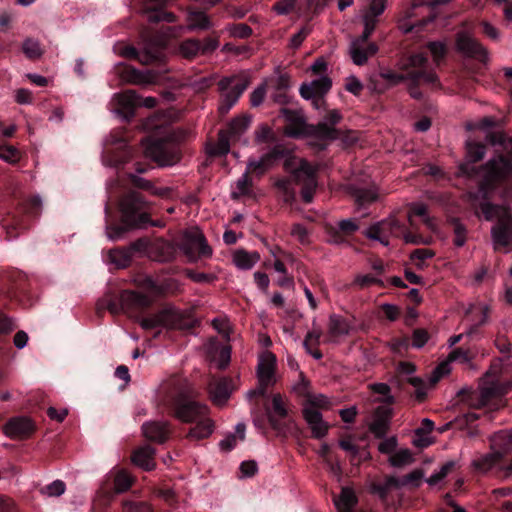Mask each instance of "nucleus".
Wrapping results in <instances>:
<instances>
[{
  "instance_id": "nucleus-1",
  "label": "nucleus",
  "mask_w": 512,
  "mask_h": 512,
  "mask_svg": "<svg viewBox=\"0 0 512 512\" xmlns=\"http://www.w3.org/2000/svg\"><path fill=\"white\" fill-rule=\"evenodd\" d=\"M485 142L466 141L467 162L457 174L475 180L484 197L512 176V138L503 130H486Z\"/></svg>"
},
{
  "instance_id": "nucleus-2",
  "label": "nucleus",
  "mask_w": 512,
  "mask_h": 512,
  "mask_svg": "<svg viewBox=\"0 0 512 512\" xmlns=\"http://www.w3.org/2000/svg\"><path fill=\"white\" fill-rule=\"evenodd\" d=\"M281 139L275 130H256V140L268 143L271 149L259 160H249L247 171L259 176L263 175L275 162L284 159V169L291 174L293 181L300 184L301 197L305 203H311L316 191V168L307 160L293 154L294 146L287 139H304L310 132H324L328 137H336L342 130H282ZM352 132L353 130H346Z\"/></svg>"
},
{
  "instance_id": "nucleus-3",
  "label": "nucleus",
  "mask_w": 512,
  "mask_h": 512,
  "mask_svg": "<svg viewBox=\"0 0 512 512\" xmlns=\"http://www.w3.org/2000/svg\"><path fill=\"white\" fill-rule=\"evenodd\" d=\"M164 401L175 418L184 423H195L186 434L188 440L200 441L207 439L214 432V422L206 417L208 407L191 400L182 384L172 383L167 385Z\"/></svg>"
},
{
  "instance_id": "nucleus-4",
  "label": "nucleus",
  "mask_w": 512,
  "mask_h": 512,
  "mask_svg": "<svg viewBox=\"0 0 512 512\" xmlns=\"http://www.w3.org/2000/svg\"><path fill=\"white\" fill-rule=\"evenodd\" d=\"M120 217L112 216L109 204L105 206L106 234L110 240L116 241L134 229L148 226L163 227L160 220H152L149 214V203L138 191L127 192L119 203Z\"/></svg>"
},
{
  "instance_id": "nucleus-5",
  "label": "nucleus",
  "mask_w": 512,
  "mask_h": 512,
  "mask_svg": "<svg viewBox=\"0 0 512 512\" xmlns=\"http://www.w3.org/2000/svg\"><path fill=\"white\" fill-rule=\"evenodd\" d=\"M140 286L149 295L124 290L117 296H110L105 299V304L102 308L107 309L113 315L125 313L129 316H134L140 314L151 306L152 297L173 293L178 288V282L170 278L157 281L150 276H146L141 281Z\"/></svg>"
},
{
  "instance_id": "nucleus-6",
  "label": "nucleus",
  "mask_w": 512,
  "mask_h": 512,
  "mask_svg": "<svg viewBox=\"0 0 512 512\" xmlns=\"http://www.w3.org/2000/svg\"><path fill=\"white\" fill-rule=\"evenodd\" d=\"M491 452L474 459L472 467L480 474L491 473L506 479L512 476V431L502 430L490 437Z\"/></svg>"
},
{
  "instance_id": "nucleus-7",
  "label": "nucleus",
  "mask_w": 512,
  "mask_h": 512,
  "mask_svg": "<svg viewBox=\"0 0 512 512\" xmlns=\"http://www.w3.org/2000/svg\"><path fill=\"white\" fill-rule=\"evenodd\" d=\"M479 213L486 221H495L491 228L493 249L496 252L512 251V212L503 205L482 202Z\"/></svg>"
},
{
  "instance_id": "nucleus-8",
  "label": "nucleus",
  "mask_w": 512,
  "mask_h": 512,
  "mask_svg": "<svg viewBox=\"0 0 512 512\" xmlns=\"http://www.w3.org/2000/svg\"><path fill=\"white\" fill-rule=\"evenodd\" d=\"M171 131L167 136L150 138L145 143V155L159 166H172L181 159V144L186 130Z\"/></svg>"
},
{
  "instance_id": "nucleus-9",
  "label": "nucleus",
  "mask_w": 512,
  "mask_h": 512,
  "mask_svg": "<svg viewBox=\"0 0 512 512\" xmlns=\"http://www.w3.org/2000/svg\"><path fill=\"white\" fill-rule=\"evenodd\" d=\"M173 35V28H166L159 36L148 40L141 51L133 46L122 49L121 55L131 59H137L143 65L159 64L166 60V46L169 37Z\"/></svg>"
},
{
  "instance_id": "nucleus-10",
  "label": "nucleus",
  "mask_w": 512,
  "mask_h": 512,
  "mask_svg": "<svg viewBox=\"0 0 512 512\" xmlns=\"http://www.w3.org/2000/svg\"><path fill=\"white\" fill-rule=\"evenodd\" d=\"M249 85L250 79L245 74H233L223 77L218 82L220 92L219 112L222 115L228 113Z\"/></svg>"
},
{
  "instance_id": "nucleus-11",
  "label": "nucleus",
  "mask_w": 512,
  "mask_h": 512,
  "mask_svg": "<svg viewBox=\"0 0 512 512\" xmlns=\"http://www.w3.org/2000/svg\"><path fill=\"white\" fill-rule=\"evenodd\" d=\"M328 400L323 395H308L302 408L303 418L309 425L312 437L315 439L324 438L329 430V424L323 420L322 413L319 408H327Z\"/></svg>"
},
{
  "instance_id": "nucleus-12",
  "label": "nucleus",
  "mask_w": 512,
  "mask_h": 512,
  "mask_svg": "<svg viewBox=\"0 0 512 512\" xmlns=\"http://www.w3.org/2000/svg\"><path fill=\"white\" fill-rule=\"evenodd\" d=\"M180 249L189 262L195 263L199 259L210 258L213 254L211 246L208 244L204 234L201 231H185L180 243Z\"/></svg>"
},
{
  "instance_id": "nucleus-13",
  "label": "nucleus",
  "mask_w": 512,
  "mask_h": 512,
  "mask_svg": "<svg viewBox=\"0 0 512 512\" xmlns=\"http://www.w3.org/2000/svg\"><path fill=\"white\" fill-rule=\"evenodd\" d=\"M332 87V80L327 75H321L309 82H303L299 87L300 96L312 102L315 109L319 110L325 106V96Z\"/></svg>"
},
{
  "instance_id": "nucleus-14",
  "label": "nucleus",
  "mask_w": 512,
  "mask_h": 512,
  "mask_svg": "<svg viewBox=\"0 0 512 512\" xmlns=\"http://www.w3.org/2000/svg\"><path fill=\"white\" fill-rule=\"evenodd\" d=\"M141 96L135 90H126L113 95L110 101V111L122 121H129L135 115Z\"/></svg>"
},
{
  "instance_id": "nucleus-15",
  "label": "nucleus",
  "mask_w": 512,
  "mask_h": 512,
  "mask_svg": "<svg viewBox=\"0 0 512 512\" xmlns=\"http://www.w3.org/2000/svg\"><path fill=\"white\" fill-rule=\"evenodd\" d=\"M267 88L271 90V100L280 105L287 104L290 100L288 91L292 86L291 76L276 69L274 74L264 78Z\"/></svg>"
},
{
  "instance_id": "nucleus-16",
  "label": "nucleus",
  "mask_w": 512,
  "mask_h": 512,
  "mask_svg": "<svg viewBox=\"0 0 512 512\" xmlns=\"http://www.w3.org/2000/svg\"><path fill=\"white\" fill-rule=\"evenodd\" d=\"M456 50L468 58L486 61V48L470 33L461 31L456 35Z\"/></svg>"
},
{
  "instance_id": "nucleus-17",
  "label": "nucleus",
  "mask_w": 512,
  "mask_h": 512,
  "mask_svg": "<svg viewBox=\"0 0 512 512\" xmlns=\"http://www.w3.org/2000/svg\"><path fill=\"white\" fill-rule=\"evenodd\" d=\"M359 230V224L353 219H343L338 222L337 226L331 224L326 225L325 231L328 236L327 242L334 245H342L348 243V238Z\"/></svg>"
},
{
  "instance_id": "nucleus-18",
  "label": "nucleus",
  "mask_w": 512,
  "mask_h": 512,
  "mask_svg": "<svg viewBox=\"0 0 512 512\" xmlns=\"http://www.w3.org/2000/svg\"><path fill=\"white\" fill-rule=\"evenodd\" d=\"M348 52L352 62L355 65L362 66L376 55L378 46L374 42H370L369 38L358 36L351 40Z\"/></svg>"
},
{
  "instance_id": "nucleus-19",
  "label": "nucleus",
  "mask_w": 512,
  "mask_h": 512,
  "mask_svg": "<svg viewBox=\"0 0 512 512\" xmlns=\"http://www.w3.org/2000/svg\"><path fill=\"white\" fill-rule=\"evenodd\" d=\"M240 130H219L217 139L208 136L205 142V152L210 158L226 156L230 152V140Z\"/></svg>"
},
{
  "instance_id": "nucleus-20",
  "label": "nucleus",
  "mask_w": 512,
  "mask_h": 512,
  "mask_svg": "<svg viewBox=\"0 0 512 512\" xmlns=\"http://www.w3.org/2000/svg\"><path fill=\"white\" fill-rule=\"evenodd\" d=\"M35 430L34 421L27 416L12 417L4 426L5 434L11 439H27Z\"/></svg>"
},
{
  "instance_id": "nucleus-21",
  "label": "nucleus",
  "mask_w": 512,
  "mask_h": 512,
  "mask_svg": "<svg viewBox=\"0 0 512 512\" xmlns=\"http://www.w3.org/2000/svg\"><path fill=\"white\" fill-rule=\"evenodd\" d=\"M167 0H143L140 8V13L146 16L150 22L165 21L173 23L176 21L175 14L164 11Z\"/></svg>"
},
{
  "instance_id": "nucleus-22",
  "label": "nucleus",
  "mask_w": 512,
  "mask_h": 512,
  "mask_svg": "<svg viewBox=\"0 0 512 512\" xmlns=\"http://www.w3.org/2000/svg\"><path fill=\"white\" fill-rule=\"evenodd\" d=\"M380 76L393 84L400 83L406 79H409L416 84L423 82L432 85L433 87H437L439 84L438 76L435 72H409L405 76L393 71H383L380 73Z\"/></svg>"
},
{
  "instance_id": "nucleus-23",
  "label": "nucleus",
  "mask_w": 512,
  "mask_h": 512,
  "mask_svg": "<svg viewBox=\"0 0 512 512\" xmlns=\"http://www.w3.org/2000/svg\"><path fill=\"white\" fill-rule=\"evenodd\" d=\"M396 225H398L396 219L382 220L366 229L364 235L369 239L379 241L384 246H388L389 236L396 233Z\"/></svg>"
},
{
  "instance_id": "nucleus-24",
  "label": "nucleus",
  "mask_w": 512,
  "mask_h": 512,
  "mask_svg": "<svg viewBox=\"0 0 512 512\" xmlns=\"http://www.w3.org/2000/svg\"><path fill=\"white\" fill-rule=\"evenodd\" d=\"M160 73L155 70H139L128 67L122 73V80L131 85H153L158 82Z\"/></svg>"
},
{
  "instance_id": "nucleus-25",
  "label": "nucleus",
  "mask_w": 512,
  "mask_h": 512,
  "mask_svg": "<svg viewBox=\"0 0 512 512\" xmlns=\"http://www.w3.org/2000/svg\"><path fill=\"white\" fill-rule=\"evenodd\" d=\"M235 389L233 380L228 377L213 379L209 383V393L217 405H223Z\"/></svg>"
},
{
  "instance_id": "nucleus-26",
  "label": "nucleus",
  "mask_w": 512,
  "mask_h": 512,
  "mask_svg": "<svg viewBox=\"0 0 512 512\" xmlns=\"http://www.w3.org/2000/svg\"><path fill=\"white\" fill-rule=\"evenodd\" d=\"M392 418V410L386 407H378L374 413V418L369 425V430L378 439H383L389 428Z\"/></svg>"
},
{
  "instance_id": "nucleus-27",
  "label": "nucleus",
  "mask_w": 512,
  "mask_h": 512,
  "mask_svg": "<svg viewBox=\"0 0 512 512\" xmlns=\"http://www.w3.org/2000/svg\"><path fill=\"white\" fill-rule=\"evenodd\" d=\"M142 432L146 439L162 444L170 436V427L167 422L150 421L142 425Z\"/></svg>"
},
{
  "instance_id": "nucleus-28",
  "label": "nucleus",
  "mask_w": 512,
  "mask_h": 512,
  "mask_svg": "<svg viewBox=\"0 0 512 512\" xmlns=\"http://www.w3.org/2000/svg\"><path fill=\"white\" fill-rule=\"evenodd\" d=\"M177 246L164 239H157L151 245V252L154 254V258L160 262H170L175 259L177 253Z\"/></svg>"
},
{
  "instance_id": "nucleus-29",
  "label": "nucleus",
  "mask_w": 512,
  "mask_h": 512,
  "mask_svg": "<svg viewBox=\"0 0 512 512\" xmlns=\"http://www.w3.org/2000/svg\"><path fill=\"white\" fill-rule=\"evenodd\" d=\"M154 455L155 449L150 445H145L133 452L132 462L135 465L150 471L155 467Z\"/></svg>"
},
{
  "instance_id": "nucleus-30",
  "label": "nucleus",
  "mask_w": 512,
  "mask_h": 512,
  "mask_svg": "<svg viewBox=\"0 0 512 512\" xmlns=\"http://www.w3.org/2000/svg\"><path fill=\"white\" fill-rule=\"evenodd\" d=\"M276 358L272 353H267L260 359L257 369L258 382H272L275 372Z\"/></svg>"
},
{
  "instance_id": "nucleus-31",
  "label": "nucleus",
  "mask_w": 512,
  "mask_h": 512,
  "mask_svg": "<svg viewBox=\"0 0 512 512\" xmlns=\"http://www.w3.org/2000/svg\"><path fill=\"white\" fill-rule=\"evenodd\" d=\"M457 397L460 402L476 408L485 406L488 401V397L485 393L477 392L472 388H462L458 391Z\"/></svg>"
},
{
  "instance_id": "nucleus-32",
  "label": "nucleus",
  "mask_w": 512,
  "mask_h": 512,
  "mask_svg": "<svg viewBox=\"0 0 512 512\" xmlns=\"http://www.w3.org/2000/svg\"><path fill=\"white\" fill-rule=\"evenodd\" d=\"M187 27L188 31L208 30L212 27L208 15L202 11L191 10L187 14Z\"/></svg>"
},
{
  "instance_id": "nucleus-33",
  "label": "nucleus",
  "mask_w": 512,
  "mask_h": 512,
  "mask_svg": "<svg viewBox=\"0 0 512 512\" xmlns=\"http://www.w3.org/2000/svg\"><path fill=\"white\" fill-rule=\"evenodd\" d=\"M328 328L329 335L333 339L348 335L351 329L348 321L344 317L336 314L330 315Z\"/></svg>"
},
{
  "instance_id": "nucleus-34",
  "label": "nucleus",
  "mask_w": 512,
  "mask_h": 512,
  "mask_svg": "<svg viewBox=\"0 0 512 512\" xmlns=\"http://www.w3.org/2000/svg\"><path fill=\"white\" fill-rule=\"evenodd\" d=\"M281 116L288 122L290 128H315L306 125V116L302 109L284 108L281 110Z\"/></svg>"
},
{
  "instance_id": "nucleus-35",
  "label": "nucleus",
  "mask_w": 512,
  "mask_h": 512,
  "mask_svg": "<svg viewBox=\"0 0 512 512\" xmlns=\"http://www.w3.org/2000/svg\"><path fill=\"white\" fill-rule=\"evenodd\" d=\"M334 503L339 512H342L343 509L352 511L358 504V498L352 488L343 487L339 498L335 499Z\"/></svg>"
},
{
  "instance_id": "nucleus-36",
  "label": "nucleus",
  "mask_w": 512,
  "mask_h": 512,
  "mask_svg": "<svg viewBox=\"0 0 512 512\" xmlns=\"http://www.w3.org/2000/svg\"><path fill=\"white\" fill-rule=\"evenodd\" d=\"M448 224L453 232V244L456 247H462L465 245L467 240V227L463 224L459 218L450 217Z\"/></svg>"
},
{
  "instance_id": "nucleus-37",
  "label": "nucleus",
  "mask_w": 512,
  "mask_h": 512,
  "mask_svg": "<svg viewBox=\"0 0 512 512\" xmlns=\"http://www.w3.org/2000/svg\"><path fill=\"white\" fill-rule=\"evenodd\" d=\"M132 252L128 248H115L109 252V260L117 268H126L132 262Z\"/></svg>"
},
{
  "instance_id": "nucleus-38",
  "label": "nucleus",
  "mask_w": 512,
  "mask_h": 512,
  "mask_svg": "<svg viewBox=\"0 0 512 512\" xmlns=\"http://www.w3.org/2000/svg\"><path fill=\"white\" fill-rule=\"evenodd\" d=\"M178 53L186 59H193L201 54L200 41L190 38L180 43Z\"/></svg>"
},
{
  "instance_id": "nucleus-39",
  "label": "nucleus",
  "mask_w": 512,
  "mask_h": 512,
  "mask_svg": "<svg viewBox=\"0 0 512 512\" xmlns=\"http://www.w3.org/2000/svg\"><path fill=\"white\" fill-rule=\"evenodd\" d=\"M260 256L257 252L249 253L245 250H237L234 254V262L241 269H251L259 260Z\"/></svg>"
},
{
  "instance_id": "nucleus-40",
  "label": "nucleus",
  "mask_w": 512,
  "mask_h": 512,
  "mask_svg": "<svg viewBox=\"0 0 512 512\" xmlns=\"http://www.w3.org/2000/svg\"><path fill=\"white\" fill-rule=\"evenodd\" d=\"M276 188L278 189L283 201L287 204H292L296 198V192L293 188L292 181L288 178H282L276 181Z\"/></svg>"
},
{
  "instance_id": "nucleus-41",
  "label": "nucleus",
  "mask_w": 512,
  "mask_h": 512,
  "mask_svg": "<svg viewBox=\"0 0 512 512\" xmlns=\"http://www.w3.org/2000/svg\"><path fill=\"white\" fill-rule=\"evenodd\" d=\"M22 50L25 56L29 59H38L43 54V49L38 40L33 38H27L22 44Z\"/></svg>"
},
{
  "instance_id": "nucleus-42",
  "label": "nucleus",
  "mask_w": 512,
  "mask_h": 512,
  "mask_svg": "<svg viewBox=\"0 0 512 512\" xmlns=\"http://www.w3.org/2000/svg\"><path fill=\"white\" fill-rule=\"evenodd\" d=\"M133 484L132 477L126 471H119L113 481L114 493H123Z\"/></svg>"
},
{
  "instance_id": "nucleus-43",
  "label": "nucleus",
  "mask_w": 512,
  "mask_h": 512,
  "mask_svg": "<svg viewBox=\"0 0 512 512\" xmlns=\"http://www.w3.org/2000/svg\"><path fill=\"white\" fill-rule=\"evenodd\" d=\"M267 83L263 80L257 87L250 93V105L254 108L261 106L267 96Z\"/></svg>"
},
{
  "instance_id": "nucleus-44",
  "label": "nucleus",
  "mask_w": 512,
  "mask_h": 512,
  "mask_svg": "<svg viewBox=\"0 0 512 512\" xmlns=\"http://www.w3.org/2000/svg\"><path fill=\"white\" fill-rule=\"evenodd\" d=\"M22 157L21 152L12 145L0 147V159L10 164H17Z\"/></svg>"
},
{
  "instance_id": "nucleus-45",
  "label": "nucleus",
  "mask_w": 512,
  "mask_h": 512,
  "mask_svg": "<svg viewBox=\"0 0 512 512\" xmlns=\"http://www.w3.org/2000/svg\"><path fill=\"white\" fill-rule=\"evenodd\" d=\"M354 197L359 205L365 206L375 202L378 195L371 189L358 188L354 192Z\"/></svg>"
},
{
  "instance_id": "nucleus-46",
  "label": "nucleus",
  "mask_w": 512,
  "mask_h": 512,
  "mask_svg": "<svg viewBox=\"0 0 512 512\" xmlns=\"http://www.w3.org/2000/svg\"><path fill=\"white\" fill-rule=\"evenodd\" d=\"M507 122L504 118H497L494 116H485L483 117L477 125H473L471 123H467L465 128H495L506 125Z\"/></svg>"
},
{
  "instance_id": "nucleus-47",
  "label": "nucleus",
  "mask_w": 512,
  "mask_h": 512,
  "mask_svg": "<svg viewBox=\"0 0 512 512\" xmlns=\"http://www.w3.org/2000/svg\"><path fill=\"white\" fill-rule=\"evenodd\" d=\"M476 356L471 349L456 348L452 350L448 356L450 361H458L460 363H470Z\"/></svg>"
},
{
  "instance_id": "nucleus-48",
  "label": "nucleus",
  "mask_w": 512,
  "mask_h": 512,
  "mask_svg": "<svg viewBox=\"0 0 512 512\" xmlns=\"http://www.w3.org/2000/svg\"><path fill=\"white\" fill-rule=\"evenodd\" d=\"M427 48L432 55L434 63L439 65L446 55V44L440 41L429 42Z\"/></svg>"
},
{
  "instance_id": "nucleus-49",
  "label": "nucleus",
  "mask_w": 512,
  "mask_h": 512,
  "mask_svg": "<svg viewBox=\"0 0 512 512\" xmlns=\"http://www.w3.org/2000/svg\"><path fill=\"white\" fill-rule=\"evenodd\" d=\"M396 233H399L403 236L405 242L411 243V244H421L424 243L423 236L416 234L409 230L405 225L401 224L398 221V225H396Z\"/></svg>"
},
{
  "instance_id": "nucleus-50",
  "label": "nucleus",
  "mask_w": 512,
  "mask_h": 512,
  "mask_svg": "<svg viewBox=\"0 0 512 512\" xmlns=\"http://www.w3.org/2000/svg\"><path fill=\"white\" fill-rule=\"evenodd\" d=\"M66 485L61 480H55L52 483L43 486L40 493L50 497H58L65 492Z\"/></svg>"
},
{
  "instance_id": "nucleus-51",
  "label": "nucleus",
  "mask_w": 512,
  "mask_h": 512,
  "mask_svg": "<svg viewBox=\"0 0 512 512\" xmlns=\"http://www.w3.org/2000/svg\"><path fill=\"white\" fill-rule=\"evenodd\" d=\"M342 120V114L338 109H330L323 117V121L316 128H329L339 124Z\"/></svg>"
},
{
  "instance_id": "nucleus-52",
  "label": "nucleus",
  "mask_w": 512,
  "mask_h": 512,
  "mask_svg": "<svg viewBox=\"0 0 512 512\" xmlns=\"http://www.w3.org/2000/svg\"><path fill=\"white\" fill-rule=\"evenodd\" d=\"M226 30L232 37L240 39L248 38L252 34L251 27L244 23L230 25Z\"/></svg>"
},
{
  "instance_id": "nucleus-53",
  "label": "nucleus",
  "mask_w": 512,
  "mask_h": 512,
  "mask_svg": "<svg viewBox=\"0 0 512 512\" xmlns=\"http://www.w3.org/2000/svg\"><path fill=\"white\" fill-rule=\"evenodd\" d=\"M378 17L377 15H373L367 12H364L363 14V24H364V30L360 36L363 38H369L373 31L375 30V27L378 23Z\"/></svg>"
},
{
  "instance_id": "nucleus-54",
  "label": "nucleus",
  "mask_w": 512,
  "mask_h": 512,
  "mask_svg": "<svg viewBox=\"0 0 512 512\" xmlns=\"http://www.w3.org/2000/svg\"><path fill=\"white\" fill-rule=\"evenodd\" d=\"M354 283L358 285L360 288L368 287L370 285H377L381 288H385V283L383 282V280L374 277L370 274L357 275L354 280Z\"/></svg>"
},
{
  "instance_id": "nucleus-55",
  "label": "nucleus",
  "mask_w": 512,
  "mask_h": 512,
  "mask_svg": "<svg viewBox=\"0 0 512 512\" xmlns=\"http://www.w3.org/2000/svg\"><path fill=\"white\" fill-rule=\"evenodd\" d=\"M427 63L428 59L423 53H416L409 57L406 66L409 68L418 69L416 72H427L424 70Z\"/></svg>"
},
{
  "instance_id": "nucleus-56",
  "label": "nucleus",
  "mask_w": 512,
  "mask_h": 512,
  "mask_svg": "<svg viewBox=\"0 0 512 512\" xmlns=\"http://www.w3.org/2000/svg\"><path fill=\"white\" fill-rule=\"evenodd\" d=\"M412 461V454L410 450L404 449L394 453L390 457V463L394 467H402Z\"/></svg>"
},
{
  "instance_id": "nucleus-57",
  "label": "nucleus",
  "mask_w": 512,
  "mask_h": 512,
  "mask_svg": "<svg viewBox=\"0 0 512 512\" xmlns=\"http://www.w3.org/2000/svg\"><path fill=\"white\" fill-rule=\"evenodd\" d=\"M435 255V253L430 250V249H415L412 253H411V260L412 261H415V264L416 266L419 268V269H422L423 268V262L426 260V259H429V258H432L433 256Z\"/></svg>"
},
{
  "instance_id": "nucleus-58",
  "label": "nucleus",
  "mask_w": 512,
  "mask_h": 512,
  "mask_svg": "<svg viewBox=\"0 0 512 512\" xmlns=\"http://www.w3.org/2000/svg\"><path fill=\"white\" fill-rule=\"evenodd\" d=\"M401 486V482L396 477H388L384 484H379L375 486V490L379 493L381 497H385L390 489L399 488Z\"/></svg>"
},
{
  "instance_id": "nucleus-59",
  "label": "nucleus",
  "mask_w": 512,
  "mask_h": 512,
  "mask_svg": "<svg viewBox=\"0 0 512 512\" xmlns=\"http://www.w3.org/2000/svg\"><path fill=\"white\" fill-rule=\"evenodd\" d=\"M122 512H152V509L144 502L124 501Z\"/></svg>"
},
{
  "instance_id": "nucleus-60",
  "label": "nucleus",
  "mask_w": 512,
  "mask_h": 512,
  "mask_svg": "<svg viewBox=\"0 0 512 512\" xmlns=\"http://www.w3.org/2000/svg\"><path fill=\"white\" fill-rule=\"evenodd\" d=\"M131 183L134 187L138 188V189H142V190H145V191H149L151 192L152 194L154 195H158V189L155 188L153 186V184L142 178V177H139V176H136V175H131Z\"/></svg>"
},
{
  "instance_id": "nucleus-61",
  "label": "nucleus",
  "mask_w": 512,
  "mask_h": 512,
  "mask_svg": "<svg viewBox=\"0 0 512 512\" xmlns=\"http://www.w3.org/2000/svg\"><path fill=\"white\" fill-rule=\"evenodd\" d=\"M297 0H279L273 5V11H275L278 15H287L296 6Z\"/></svg>"
},
{
  "instance_id": "nucleus-62",
  "label": "nucleus",
  "mask_w": 512,
  "mask_h": 512,
  "mask_svg": "<svg viewBox=\"0 0 512 512\" xmlns=\"http://www.w3.org/2000/svg\"><path fill=\"white\" fill-rule=\"evenodd\" d=\"M272 407L274 413L279 418H286L288 416V409L283 401V398L280 394H274L272 398Z\"/></svg>"
},
{
  "instance_id": "nucleus-63",
  "label": "nucleus",
  "mask_w": 512,
  "mask_h": 512,
  "mask_svg": "<svg viewBox=\"0 0 512 512\" xmlns=\"http://www.w3.org/2000/svg\"><path fill=\"white\" fill-rule=\"evenodd\" d=\"M151 243L147 238H139L136 241L132 242L128 247L131 250L132 255L142 254L147 252L149 249L151 250Z\"/></svg>"
},
{
  "instance_id": "nucleus-64",
  "label": "nucleus",
  "mask_w": 512,
  "mask_h": 512,
  "mask_svg": "<svg viewBox=\"0 0 512 512\" xmlns=\"http://www.w3.org/2000/svg\"><path fill=\"white\" fill-rule=\"evenodd\" d=\"M495 346L507 360L511 356L512 344L506 336L500 335L495 339Z\"/></svg>"
}]
</instances>
